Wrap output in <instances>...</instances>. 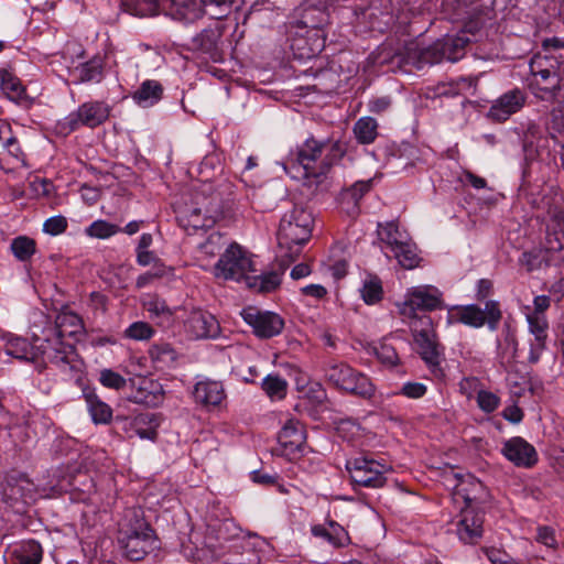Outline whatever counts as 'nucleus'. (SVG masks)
Wrapping results in <instances>:
<instances>
[{
    "label": "nucleus",
    "instance_id": "nucleus-13",
    "mask_svg": "<svg viewBox=\"0 0 564 564\" xmlns=\"http://www.w3.org/2000/svg\"><path fill=\"white\" fill-rule=\"evenodd\" d=\"M240 315L245 323L252 328L253 335L260 339H269L280 335L285 325L280 314L260 310L257 306L245 307Z\"/></svg>",
    "mask_w": 564,
    "mask_h": 564
},
{
    "label": "nucleus",
    "instance_id": "nucleus-12",
    "mask_svg": "<svg viewBox=\"0 0 564 564\" xmlns=\"http://www.w3.org/2000/svg\"><path fill=\"white\" fill-rule=\"evenodd\" d=\"M110 116V107L105 101H87L70 112L61 122L59 127L64 133H69L85 126L96 128L102 124Z\"/></svg>",
    "mask_w": 564,
    "mask_h": 564
},
{
    "label": "nucleus",
    "instance_id": "nucleus-3",
    "mask_svg": "<svg viewBox=\"0 0 564 564\" xmlns=\"http://www.w3.org/2000/svg\"><path fill=\"white\" fill-rule=\"evenodd\" d=\"M155 542L156 538L145 521L143 511L139 508L126 510L118 529V543L124 556L131 561H140L154 547Z\"/></svg>",
    "mask_w": 564,
    "mask_h": 564
},
{
    "label": "nucleus",
    "instance_id": "nucleus-59",
    "mask_svg": "<svg viewBox=\"0 0 564 564\" xmlns=\"http://www.w3.org/2000/svg\"><path fill=\"white\" fill-rule=\"evenodd\" d=\"M359 431V425L350 419L341 420L337 425V433L343 438L351 440Z\"/></svg>",
    "mask_w": 564,
    "mask_h": 564
},
{
    "label": "nucleus",
    "instance_id": "nucleus-58",
    "mask_svg": "<svg viewBox=\"0 0 564 564\" xmlns=\"http://www.w3.org/2000/svg\"><path fill=\"white\" fill-rule=\"evenodd\" d=\"M426 391V386L421 382H406L402 386L400 393L410 399H420Z\"/></svg>",
    "mask_w": 564,
    "mask_h": 564
},
{
    "label": "nucleus",
    "instance_id": "nucleus-31",
    "mask_svg": "<svg viewBox=\"0 0 564 564\" xmlns=\"http://www.w3.org/2000/svg\"><path fill=\"white\" fill-rule=\"evenodd\" d=\"M371 181H358L349 188L345 189L340 195V204L343 209L348 214L358 213L359 200L371 189Z\"/></svg>",
    "mask_w": 564,
    "mask_h": 564
},
{
    "label": "nucleus",
    "instance_id": "nucleus-37",
    "mask_svg": "<svg viewBox=\"0 0 564 564\" xmlns=\"http://www.w3.org/2000/svg\"><path fill=\"white\" fill-rule=\"evenodd\" d=\"M158 426L155 415L151 413L139 414L131 422V429L142 440L154 441L158 436Z\"/></svg>",
    "mask_w": 564,
    "mask_h": 564
},
{
    "label": "nucleus",
    "instance_id": "nucleus-15",
    "mask_svg": "<svg viewBox=\"0 0 564 564\" xmlns=\"http://www.w3.org/2000/svg\"><path fill=\"white\" fill-rule=\"evenodd\" d=\"M456 318L469 327L480 328L487 325L490 330H496L502 318V313L499 302L489 300L485 303V308L476 304L457 308Z\"/></svg>",
    "mask_w": 564,
    "mask_h": 564
},
{
    "label": "nucleus",
    "instance_id": "nucleus-19",
    "mask_svg": "<svg viewBox=\"0 0 564 564\" xmlns=\"http://www.w3.org/2000/svg\"><path fill=\"white\" fill-rule=\"evenodd\" d=\"M218 205L215 206L209 202L203 206L193 207L181 212L177 219L180 225L188 232H196L199 229H207L215 225L221 216Z\"/></svg>",
    "mask_w": 564,
    "mask_h": 564
},
{
    "label": "nucleus",
    "instance_id": "nucleus-22",
    "mask_svg": "<svg viewBox=\"0 0 564 564\" xmlns=\"http://www.w3.org/2000/svg\"><path fill=\"white\" fill-rule=\"evenodd\" d=\"M186 332L196 339L215 338L220 333L218 321L208 312L193 311L185 322Z\"/></svg>",
    "mask_w": 564,
    "mask_h": 564
},
{
    "label": "nucleus",
    "instance_id": "nucleus-39",
    "mask_svg": "<svg viewBox=\"0 0 564 564\" xmlns=\"http://www.w3.org/2000/svg\"><path fill=\"white\" fill-rule=\"evenodd\" d=\"M102 59L100 57H93L86 63L80 64L74 70L79 83L100 82L102 78Z\"/></svg>",
    "mask_w": 564,
    "mask_h": 564
},
{
    "label": "nucleus",
    "instance_id": "nucleus-23",
    "mask_svg": "<svg viewBox=\"0 0 564 564\" xmlns=\"http://www.w3.org/2000/svg\"><path fill=\"white\" fill-rule=\"evenodd\" d=\"M502 454L518 467L530 468L538 462L535 448L521 437L508 440L503 444Z\"/></svg>",
    "mask_w": 564,
    "mask_h": 564
},
{
    "label": "nucleus",
    "instance_id": "nucleus-44",
    "mask_svg": "<svg viewBox=\"0 0 564 564\" xmlns=\"http://www.w3.org/2000/svg\"><path fill=\"white\" fill-rule=\"evenodd\" d=\"M10 248L18 260L28 261L36 252V242L30 237L19 236L12 240Z\"/></svg>",
    "mask_w": 564,
    "mask_h": 564
},
{
    "label": "nucleus",
    "instance_id": "nucleus-34",
    "mask_svg": "<svg viewBox=\"0 0 564 564\" xmlns=\"http://www.w3.org/2000/svg\"><path fill=\"white\" fill-rule=\"evenodd\" d=\"M0 88L7 98L14 102H21L26 98L25 87L12 73L0 69Z\"/></svg>",
    "mask_w": 564,
    "mask_h": 564
},
{
    "label": "nucleus",
    "instance_id": "nucleus-6",
    "mask_svg": "<svg viewBox=\"0 0 564 564\" xmlns=\"http://www.w3.org/2000/svg\"><path fill=\"white\" fill-rule=\"evenodd\" d=\"M129 7L135 15L164 13L186 23L194 22L206 13L202 0H130Z\"/></svg>",
    "mask_w": 564,
    "mask_h": 564
},
{
    "label": "nucleus",
    "instance_id": "nucleus-48",
    "mask_svg": "<svg viewBox=\"0 0 564 564\" xmlns=\"http://www.w3.org/2000/svg\"><path fill=\"white\" fill-rule=\"evenodd\" d=\"M329 527V544L334 547H345L350 544V536L348 532L336 521H327Z\"/></svg>",
    "mask_w": 564,
    "mask_h": 564
},
{
    "label": "nucleus",
    "instance_id": "nucleus-16",
    "mask_svg": "<svg viewBox=\"0 0 564 564\" xmlns=\"http://www.w3.org/2000/svg\"><path fill=\"white\" fill-rule=\"evenodd\" d=\"M474 498L465 497L466 507L456 522V534L465 544H477L484 533V512L474 507Z\"/></svg>",
    "mask_w": 564,
    "mask_h": 564
},
{
    "label": "nucleus",
    "instance_id": "nucleus-32",
    "mask_svg": "<svg viewBox=\"0 0 564 564\" xmlns=\"http://www.w3.org/2000/svg\"><path fill=\"white\" fill-rule=\"evenodd\" d=\"M291 262L281 265V272L270 271L260 275L248 276L246 283L250 289H254L260 293H270L281 284V276Z\"/></svg>",
    "mask_w": 564,
    "mask_h": 564
},
{
    "label": "nucleus",
    "instance_id": "nucleus-46",
    "mask_svg": "<svg viewBox=\"0 0 564 564\" xmlns=\"http://www.w3.org/2000/svg\"><path fill=\"white\" fill-rule=\"evenodd\" d=\"M373 352L378 360L387 367H394L399 364V356L395 348L386 341L375 346Z\"/></svg>",
    "mask_w": 564,
    "mask_h": 564
},
{
    "label": "nucleus",
    "instance_id": "nucleus-53",
    "mask_svg": "<svg viewBox=\"0 0 564 564\" xmlns=\"http://www.w3.org/2000/svg\"><path fill=\"white\" fill-rule=\"evenodd\" d=\"M220 37L221 30L217 26L214 29L204 30L199 35H197L196 41L200 45L202 50L209 52L216 48Z\"/></svg>",
    "mask_w": 564,
    "mask_h": 564
},
{
    "label": "nucleus",
    "instance_id": "nucleus-2",
    "mask_svg": "<svg viewBox=\"0 0 564 564\" xmlns=\"http://www.w3.org/2000/svg\"><path fill=\"white\" fill-rule=\"evenodd\" d=\"M0 337L6 341L7 355L17 359L31 361L39 366L55 365L62 370L74 368L76 351L73 345L61 341L57 337H40L34 335L33 341L2 332Z\"/></svg>",
    "mask_w": 564,
    "mask_h": 564
},
{
    "label": "nucleus",
    "instance_id": "nucleus-5",
    "mask_svg": "<svg viewBox=\"0 0 564 564\" xmlns=\"http://www.w3.org/2000/svg\"><path fill=\"white\" fill-rule=\"evenodd\" d=\"M469 40L464 36H445L425 48L416 42L408 43L399 54L401 62L417 69L443 61L456 62L464 56Z\"/></svg>",
    "mask_w": 564,
    "mask_h": 564
},
{
    "label": "nucleus",
    "instance_id": "nucleus-42",
    "mask_svg": "<svg viewBox=\"0 0 564 564\" xmlns=\"http://www.w3.org/2000/svg\"><path fill=\"white\" fill-rule=\"evenodd\" d=\"M206 14L220 20L226 18L234 9H238L242 0H202Z\"/></svg>",
    "mask_w": 564,
    "mask_h": 564
},
{
    "label": "nucleus",
    "instance_id": "nucleus-60",
    "mask_svg": "<svg viewBox=\"0 0 564 564\" xmlns=\"http://www.w3.org/2000/svg\"><path fill=\"white\" fill-rule=\"evenodd\" d=\"M551 301L546 295L535 296L533 300V310L527 314L529 317H546L545 312L550 307Z\"/></svg>",
    "mask_w": 564,
    "mask_h": 564
},
{
    "label": "nucleus",
    "instance_id": "nucleus-50",
    "mask_svg": "<svg viewBox=\"0 0 564 564\" xmlns=\"http://www.w3.org/2000/svg\"><path fill=\"white\" fill-rule=\"evenodd\" d=\"M476 402L482 412L492 413L499 408L500 398L491 391L480 389L477 391Z\"/></svg>",
    "mask_w": 564,
    "mask_h": 564
},
{
    "label": "nucleus",
    "instance_id": "nucleus-52",
    "mask_svg": "<svg viewBox=\"0 0 564 564\" xmlns=\"http://www.w3.org/2000/svg\"><path fill=\"white\" fill-rule=\"evenodd\" d=\"M144 387L142 390L149 391V394L141 400L148 405L156 406L161 404L164 400V390L162 386L156 381H147L144 382Z\"/></svg>",
    "mask_w": 564,
    "mask_h": 564
},
{
    "label": "nucleus",
    "instance_id": "nucleus-11",
    "mask_svg": "<svg viewBox=\"0 0 564 564\" xmlns=\"http://www.w3.org/2000/svg\"><path fill=\"white\" fill-rule=\"evenodd\" d=\"M351 481L367 488H381L386 485V474L391 466L367 456H359L346 464Z\"/></svg>",
    "mask_w": 564,
    "mask_h": 564
},
{
    "label": "nucleus",
    "instance_id": "nucleus-47",
    "mask_svg": "<svg viewBox=\"0 0 564 564\" xmlns=\"http://www.w3.org/2000/svg\"><path fill=\"white\" fill-rule=\"evenodd\" d=\"M154 329L147 322H134L126 330L124 337L133 340H148L153 337Z\"/></svg>",
    "mask_w": 564,
    "mask_h": 564
},
{
    "label": "nucleus",
    "instance_id": "nucleus-63",
    "mask_svg": "<svg viewBox=\"0 0 564 564\" xmlns=\"http://www.w3.org/2000/svg\"><path fill=\"white\" fill-rule=\"evenodd\" d=\"M302 294L314 297L316 300L323 299L327 294V290L321 284H310L301 289Z\"/></svg>",
    "mask_w": 564,
    "mask_h": 564
},
{
    "label": "nucleus",
    "instance_id": "nucleus-45",
    "mask_svg": "<svg viewBox=\"0 0 564 564\" xmlns=\"http://www.w3.org/2000/svg\"><path fill=\"white\" fill-rule=\"evenodd\" d=\"M120 231L119 227L106 220H96L85 229L87 236L98 239H107Z\"/></svg>",
    "mask_w": 564,
    "mask_h": 564
},
{
    "label": "nucleus",
    "instance_id": "nucleus-30",
    "mask_svg": "<svg viewBox=\"0 0 564 564\" xmlns=\"http://www.w3.org/2000/svg\"><path fill=\"white\" fill-rule=\"evenodd\" d=\"M83 397L94 423L107 424L111 421L112 409L104 402L94 390L85 389Z\"/></svg>",
    "mask_w": 564,
    "mask_h": 564
},
{
    "label": "nucleus",
    "instance_id": "nucleus-21",
    "mask_svg": "<svg viewBox=\"0 0 564 564\" xmlns=\"http://www.w3.org/2000/svg\"><path fill=\"white\" fill-rule=\"evenodd\" d=\"M525 99V94L522 90L511 89L491 105L488 117L495 121L503 122L524 106Z\"/></svg>",
    "mask_w": 564,
    "mask_h": 564
},
{
    "label": "nucleus",
    "instance_id": "nucleus-43",
    "mask_svg": "<svg viewBox=\"0 0 564 564\" xmlns=\"http://www.w3.org/2000/svg\"><path fill=\"white\" fill-rule=\"evenodd\" d=\"M225 245H226V239L220 232H218V231L212 232L205 241L200 242L197 246L198 253L200 254L199 259L209 260V259L214 258L216 254H218L220 252V250L225 247Z\"/></svg>",
    "mask_w": 564,
    "mask_h": 564
},
{
    "label": "nucleus",
    "instance_id": "nucleus-33",
    "mask_svg": "<svg viewBox=\"0 0 564 564\" xmlns=\"http://www.w3.org/2000/svg\"><path fill=\"white\" fill-rule=\"evenodd\" d=\"M518 339L516 333L507 328L502 333V338L498 340L497 357L499 362L505 366H511L517 358Z\"/></svg>",
    "mask_w": 564,
    "mask_h": 564
},
{
    "label": "nucleus",
    "instance_id": "nucleus-24",
    "mask_svg": "<svg viewBox=\"0 0 564 564\" xmlns=\"http://www.w3.org/2000/svg\"><path fill=\"white\" fill-rule=\"evenodd\" d=\"M529 88L532 94L544 101H556L561 96V75H531Z\"/></svg>",
    "mask_w": 564,
    "mask_h": 564
},
{
    "label": "nucleus",
    "instance_id": "nucleus-61",
    "mask_svg": "<svg viewBox=\"0 0 564 564\" xmlns=\"http://www.w3.org/2000/svg\"><path fill=\"white\" fill-rule=\"evenodd\" d=\"M494 284L488 279H481L477 283L476 299L484 301L492 294Z\"/></svg>",
    "mask_w": 564,
    "mask_h": 564
},
{
    "label": "nucleus",
    "instance_id": "nucleus-36",
    "mask_svg": "<svg viewBox=\"0 0 564 564\" xmlns=\"http://www.w3.org/2000/svg\"><path fill=\"white\" fill-rule=\"evenodd\" d=\"M149 356L158 369L171 368L177 359L175 349L167 343L152 345Z\"/></svg>",
    "mask_w": 564,
    "mask_h": 564
},
{
    "label": "nucleus",
    "instance_id": "nucleus-26",
    "mask_svg": "<svg viewBox=\"0 0 564 564\" xmlns=\"http://www.w3.org/2000/svg\"><path fill=\"white\" fill-rule=\"evenodd\" d=\"M83 329V322L79 315L70 311H62L55 318L54 328L45 330V336L48 338L57 337L61 341L66 335L73 336L80 333Z\"/></svg>",
    "mask_w": 564,
    "mask_h": 564
},
{
    "label": "nucleus",
    "instance_id": "nucleus-18",
    "mask_svg": "<svg viewBox=\"0 0 564 564\" xmlns=\"http://www.w3.org/2000/svg\"><path fill=\"white\" fill-rule=\"evenodd\" d=\"M276 452L290 460L300 457L305 444V432L302 424L294 419L288 420L278 435Z\"/></svg>",
    "mask_w": 564,
    "mask_h": 564
},
{
    "label": "nucleus",
    "instance_id": "nucleus-8",
    "mask_svg": "<svg viewBox=\"0 0 564 564\" xmlns=\"http://www.w3.org/2000/svg\"><path fill=\"white\" fill-rule=\"evenodd\" d=\"M419 322L424 326L421 329L416 326L417 321L410 325L416 350L434 378L443 379L445 377V371L442 367L444 349L438 343L434 329L431 327V318L423 316Z\"/></svg>",
    "mask_w": 564,
    "mask_h": 564
},
{
    "label": "nucleus",
    "instance_id": "nucleus-1",
    "mask_svg": "<svg viewBox=\"0 0 564 564\" xmlns=\"http://www.w3.org/2000/svg\"><path fill=\"white\" fill-rule=\"evenodd\" d=\"M345 155L339 142L318 141L308 138L291 151L283 162L284 171L293 178H319Z\"/></svg>",
    "mask_w": 564,
    "mask_h": 564
},
{
    "label": "nucleus",
    "instance_id": "nucleus-4",
    "mask_svg": "<svg viewBox=\"0 0 564 564\" xmlns=\"http://www.w3.org/2000/svg\"><path fill=\"white\" fill-rule=\"evenodd\" d=\"M314 217L312 213L302 206H294L286 212L279 225L276 238L281 258L295 260L312 236Z\"/></svg>",
    "mask_w": 564,
    "mask_h": 564
},
{
    "label": "nucleus",
    "instance_id": "nucleus-62",
    "mask_svg": "<svg viewBox=\"0 0 564 564\" xmlns=\"http://www.w3.org/2000/svg\"><path fill=\"white\" fill-rule=\"evenodd\" d=\"M479 384V381L477 378L469 377L464 378L459 382V391L465 394L467 398H471L473 392L477 390V387Z\"/></svg>",
    "mask_w": 564,
    "mask_h": 564
},
{
    "label": "nucleus",
    "instance_id": "nucleus-64",
    "mask_svg": "<svg viewBox=\"0 0 564 564\" xmlns=\"http://www.w3.org/2000/svg\"><path fill=\"white\" fill-rule=\"evenodd\" d=\"M502 416L511 423H520L523 419V412L517 405H509L503 410Z\"/></svg>",
    "mask_w": 564,
    "mask_h": 564
},
{
    "label": "nucleus",
    "instance_id": "nucleus-29",
    "mask_svg": "<svg viewBox=\"0 0 564 564\" xmlns=\"http://www.w3.org/2000/svg\"><path fill=\"white\" fill-rule=\"evenodd\" d=\"M164 88L160 82L154 79L144 80L132 94V99L143 108L152 107L163 97Z\"/></svg>",
    "mask_w": 564,
    "mask_h": 564
},
{
    "label": "nucleus",
    "instance_id": "nucleus-41",
    "mask_svg": "<svg viewBox=\"0 0 564 564\" xmlns=\"http://www.w3.org/2000/svg\"><path fill=\"white\" fill-rule=\"evenodd\" d=\"M354 134L361 144L372 143L378 135V122L371 117L358 119L354 126Z\"/></svg>",
    "mask_w": 564,
    "mask_h": 564
},
{
    "label": "nucleus",
    "instance_id": "nucleus-28",
    "mask_svg": "<svg viewBox=\"0 0 564 564\" xmlns=\"http://www.w3.org/2000/svg\"><path fill=\"white\" fill-rule=\"evenodd\" d=\"M562 64V55H554L553 53L542 51L531 58L530 73L531 75H561Z\"/></svg>",
    "mask_w": 564,
    "mask_h": 564
},
{
    "label": "nucleus",
    "instance_id": "nucleus-56",
    "mask_svg": "<svg viewBox=\"0 0 564 564\" xmlns=\"http://www.w3.org/2000/svg\"><path fill=\"white\" fill-rule=\"evenodd\" d=\"M546 341L544 339L529 338V356L528 362L531 365L538 364L541 359L542 354L546 349Z\"/></svg>",
    "mask_w": 564,
    "mask_h": 564
},
{
    "label": "nucleus",
    "instance_id": "nucleus-57",
    "mask_svg": "<svg viewBox=\"0 0 564 564\" xmlns=\"http://www.w3.org/2000/svg\"><path fill=\"white\" fill-rule=\"evenodd\" d=\"M535 539L539 543L545 545L549 549L554 550L557 547L555 531L550 527H539L536 530Z\"/></svg>",
    "mask_w": 564,
    "mask_h": 564
},
{
    "label": "nucleus",
    "instance_id": "nucleus-27",
    "mask_svg": "<svg viewBox=\"0 0 564 564\" xmlns=\"http://www.w3.org/2000/svg\"><path fill=\"white\" fill-rule=\"evenodd\" d=\"M194 400L203 405H219L225 398L223 384L218 381H199L193 390Z\"/></svg>",
    "mask_w": 564,
    "mask_h": 564
},
{
    "label": "nucleus",
    "instance_id": "nucleus-40",
    "mask_svg": "<svg viewBox=\"0 0 564 564\" xmlns=\"http://www.w3.org/2000/svg\"><path fill=\"white\" fill-rule=\"evenodd\" d=\"M288 381L279 375H268L263 378L261 388L272 401H280L286 397Z\"/></svg>",
    "mask_w": 564,
    "mask_h": 564
},
{
    "label": "nucleus",
    "instance_id": "nucleus-51",
    "mask_svg": "<svg viewBox=\"0 0 564 564\" xmlns=\"http://www.w3.org/2000/svg\"><path fill=\"white\" fill-rule=\"evenodd\" d=\"M99 382L105 388L120 390L126 387L127 380L120 373L111 369H102L99 372Z\"/></svg>",
    "mask_w": 564,
    "mask_h": 564
},
{
    "label": "nucleus",
    "instance_id": "nucleus-35",
    "mask_svg": "<svg viewBox=\"0 0 564 564\" xmlns=\"http://www.w3.org/2000/svg\"><path fill=\"white\" fill-rule=\"evenodd\" d=\"M360 297L367 305H376L383 299V286L380 278L368 274L359 289Z\"/></svg>",
    "mask_w": 564,
    "mask_h": 564
},
{
    "label": "nucleus",
    "instance_id": "nucleus-10",
    "mask_svg": "<svg viewBox=\"0 0 564 564\" xmlns=\"http://www.w3.org/2000/svg\"><path fill=\"white\" fill-rule=\"evenodd\" d=\"M325 377L328 382L348 393L365 399L375 395L376 388L371 380L346 364L329 365L325 371Z\"/></svg>",
    "mask_w": 564,
    "mask_h": 564
},
{
    "label": "nucleus",
    "instance_id": "nucleus-9",
    "mask_svg": "<svg viewBox=\"0 0 564 564\" xmlns=\"http://www.w3.org/2000/svg\"><path fill=\"white\" fill-rule=\"evenodd\" d=\"M251 254L237 242H231L220 256L214 267V274L218 279L232 281H247L249 272H254Z\"/></svg>",
    "mask_w": 564,
    "mask_h": 564
},
{
    "label": "nucleus",
    "instance_id": "nucleus-54",
    "mask_svg": "<svg viewBox=\"0 0 564 564\" xmlns=\"http://www.w3.org/2000/svg\"><path fill=\"white\" fill-rule=\"evenodd\" d=\"M67 225V219L64 216H53L44 221L43 231L51 236H57L65 232Z\"/></svg>",
    "mask_w": 564,
    "mask_h": 564
},
{
    "label": "nucleus",
    "instance_id": "nucleus-55",
    "mask_svg": "<svg viewBox=\"0 0 564 564\" xmlns=\"http://www.w3.org/2000/svg\"><path fill=\"white\" fill-rule=\"evenodd\" d=\"M34 485L26 478H21L17 481L15 485L11 487L12 495H20V498L25 502L29 503L30 501L34 500V494H33Z\"/></svg>",
    "mask_w": 564,
    "mask_h": 564
},
{
    "label": "nucleus",
    "instance_id": "nucleus-7",
    "mask_svg": "<svg viewBox=\"0 0 564 564\" xmlns=\"http://www.w3.org/2000/svg\"><path fill=\"white\" fill-rule=\"evenodd\" d=\"M377 234L381 242V249L387 257L395 258L404 269H413L417 265L420 258L416 253V247L409 234L401 230L397 223L378 224Z\"/></svg>",
    "mask_w": 564,
    "mask_h": 564
},
{
    "label": "nucleus",
    "instance_id": "nucleus-14",
    "mask_svg": "<svg viewBox=\"0 0 564 564\" xmlns=\"http://www.w3.org/2000/svg\"><path fill=\"white\" fill-rule=\"evenodd\" d=\"M442 292L433 285H419L408 290L400 313L414 317L416 311H435L442 308Z\"/></svg>",
    "mask_w": 564,
    "mask_h": 564
},
{
    "label": "nucleus",
    "instance_id": "nucleus-20",
    "mask_svg": "<svg viewBox=\"0 0 564 564\" xmlns=\"http://www.w3.org/2000/svg\"><path fill=\"white\" fill-rule=\"evenodd\" d=\"M561 197H554L553 203L543 198L546 214L550 218L546 232V248L551 251L564 249V208L560 205Z\"/></svg>",
    "mask_w": 564,
    "mask_h": 564
},
{
    "label": "nucleus",
    "instance_id": "nucleus-25",
    "mask_svg": "<svg viewBox=\"0 0 564 564\" xmlns=\"http://www.w3.org/2000/svg\"><path fill=\"white\" fill-rule=\"evenodd\" d=\"M42 556L41 544L34 540H26L9 546L6 558L8 564H40Z\"/></svg>",
    "mask_w": 564,
    "mask_h": 564
},
{
    "label": "nucleus",
    "instance_id": "nucleus-38",
    "mask_svg": "<svg viewBox=\"0 0 564 564\" xmlns=\"http://www.w3.org/2000/svg\"><path fill=\"white\" fill-rule=\"evenodd\" d=\"M143 307L152 319L159 324L169 323L172 319L173 312L164 300L156 295H148L143 301Z\"/></svg>",
    "mask_w": 564,
    "mask_h": 564
},
{
    "label": "nucleus",
    "instance_id": "nucleus-17",
    "mask_svg": "<svg viewBox=\"0 0 564 564\" xmlns=\"http://www.w3.org/2000/svg\"><path fill=\"white\" fill-rule=\"evenodd\" d=\"M329 14L325 8L317 6H306L301 9L296 25L301 29H306V33L313 32L316 37L310 48V53L306 55H315L321 52L325 46V35L323 33V26L328 23Z\"/></svg>",
    "mask_w": 564,
    "mask_h": 564
},
{
    "label": "nucleus",
    "instance_id": "nucleus-49",
    "mask_svg": "<svg viewBox=\"0 0 564 564\" xmlns=\"http://www.w3.org/2000/svg\"><path fill=\"white\" fill-rule=\"evenodd\" d=\"M530 338L544 339L549 338V321L546 317H529L527 316Z\"/></svg>",
    "mask_w": 564,
    "mask_h": 564
}]
</instances>
